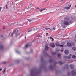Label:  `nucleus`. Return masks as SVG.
I'll return each mask as SVG.
<instances>
[{
	"mask_svg": "<svg viewBox=\"0 0 76 76\" xmlns=\"http://www.w3.org/2000/svg\"><path fill=\"white\" fill-rule=\"evenodd\" d=\"M70 67L72 69H73L74 67V65L73 64H71L70 66Z\"/></svg>",
	"mask_w": 76,
	"mask_h": 76,
	"instance_id": "11",
	"label": "nucleus"
},
{
	"mask_svg": "<svg viewBox=\"0 0 76 76\" xmlns=\"http://www.w3.org/2000/svg\"><path fill=\"white\" fill-rule=\"evenodd\" d=\"M75 7H76V5H75Z\"/></svg>",
	"mask_w": 76,
	"mask_h": 76,
	"instance_id": "48",
	"label": "nucleus"
},
{
	"mask_svg": "<svg viewBox=\"0 0 76 76\" xmlns=\"http://www.w3.org/2000/svg\"><path fill=\"white\" fill-rule=\"evenodd\" d=\"M56 46H60V47H63V45H61L59 44L58 43H56Z\"/></svg>",
	"mask_w": 76,
	"mask_h": 76,
	"instance_id": "10",
	"label": "nucleus"
},
{
	"mask_svg": "<svg viewBox=\"0 0 76 76\" xmlns=\"http://www.w3.org/2000/svg\"><path fill=\"white\" fill-rule=\"evenodd\" d=\"M37 37H40V35L39 34H37Z\"/></svg>",
	"mask_w": 76,
	"mask_h": 76,
	"instance_id": "25",
	"label": "nucleus"
},
{
	"mask_svg": "<svg viewBox=\"0 0 76 76\" xmlns=\"http://www.w3.org/2000/svg\"><path fill=\"white\" fill-rule=\"evenodd\" d=\"M29 46H31V45L29 44H27V45H25V48H28V47H29Z\"/></svg>",
	"mask_w": 76,
	"mask_h": 76,
	"instance_id": "9",
	"label": "nucleus"
},
{
	"mask_svg": "<svg viewBox=\"0 0 76 76\" xmlns=\"http://www.w3.org/2000/svg\"><path fill=\"white\" fill-rule=\"evenodd\" d=\"M23 4H21V6H23Z\"/></svg>",
	"mask_w": 76,
	"mask_h": 76,
	"instance_id": "46",
	"label": "nucleus"
},
{
	"mask_svg": "<svg viewBox=\"0 0 76 76\" xmlns=\"http://www.w3.org/2000/svg\"><path fill=\"white\" fill-rule=\"evenodd\" d=\"M64 53L66 55H67V54H69V50H65L64 51Z\"/></svg>",
	"mask_w": 76,
	"mask_h": 76,
	"instance_id": "7",
	"label": "nucleus"
},
{
	"mask_svg": "<svg viewBox=\"0 0 76 76\" xmlns=\"http://www.w3.org/2000/svg\"><path fill=\"white\" fill-rule=\"evenodd\" d=\"M50 45L52 47V48H54L55 47V45H54V44L53 43H50Z\"/></svg>",
	"mask_w": 76,
	"mask_h": 76,
	"instance_id": "5",
	"label": "nucleus"
},
{
	"mask_svg": "<svg viewBox=\"0 0 76 76\" xmlns=\"http://www.w3.org/2000/svg\"><path fill=\"white\" fill-rule=\"evenodd\" d=\"M75 54H76V52L75 53Z\"/></svg>",
	"mask_w": 76,
	"mask_h": 76,
	"instance_id": "56",
	"label": "nucleus"
},
{
	"mask_svg": "<svg viewBox=\"0 0 76 76\" xmlns=\"http://www.w3.org/2000/svg\"><path fill=\"white\" fill-rule=\"evenodd\" d=\"M57 57L58 58H61V55H60V54H58Z\"/></svg>",
	"mask_w": 76,
	"mask_h": 76,
	"instance_id": "15",
	"label": "nucleus"
},
{
	"mask_svg": "<svg viewBox=\"0 0 76 76\" xmlns=\"http://www.w3.org/2000/svg\"><path fill=\"white\" fill-rule=\"evenodd\" d=\"M1 9H2V7H1L0 8V12H1Z\"/></svg>",
	"mask_w": 76,
	"mask_h": 76,
	"instance_id": "31",
	"label": "nucleus"
},
{
	"mask_svg": "<svg viewBox=\"0 0 76 76\" xmlns=\"http://www.w3.org/2000/svg\"><path fill=\"white\" fill-rule=\"evenodd\" d=\"M31 31H32V30L28 31V32H31Z\"/></svg>",
	"mask_w": 76,
	"mask_h": 76,
	"instance_id": "35",
	"label": "nucleus"
},
{
	"mask_svg": "<svg viewBox=\"0 0 76 76\" xmlns=\"http://www.w3.org/2000/svg\"><path fill=\"white\" fill-rule=\"evenodd\" d=\"M45 49L46 51H47L49 49V48L48 47V45L45 46Z\"/></svg>",
	"mask_w": 76,
	"mask_h": 76,
	"instance_id": "8",
	"label": "nucleus"
},
{
	"mask_svg": "<svg viewBox=\"0 0 76 76\" xmlns=\"http://www.w3.org/2000/svg\"><path fill=\"white\" fill-rule=\"evenodd\" d=\"M25 9H24V10H25Z\"/></svg>",
	"mask_w": 76,
	"mask_h": 76,
	"instance_id": "54",
	"label": "nucleus"
},
{
	"mask_svg": "<svg viewBox=\"0 0 76 76\" xmlns=\"http://www.w3.org/2000/svg\"><path fill=\"white\" fill-rule=\"evenodd\" d=\"M3 29H5V28H3Z\"/></svg>",
	"mask_w": 76,
	"mask_h": 76,
	"instance_id": "49",
	"label": "nucleus"
},
{
	"mask_svg": "<svg viewBox=\"0 0 76 76\" xmlns=\"http://www.w3.org/2000/svg\"><path fill=\"white\" fill-rule=\"evenodd\" d=\"M50 39H52V41H54V39L52 37H50Z\"/></svg>",
	"mask_w": 76,
	"mask_h": 76,
	"instance_id": "23",
	"label": "nucleus"
},
{
	"mask_svg": "<svg viewBox=\"0 0 76 76\" xmlns=\"http://www.w3.org/2000/svg\"><path fill=\"white\" fill-rule=\"evenodd\" d=\"M37 75V73H35V72L34 70L31 71L30 73V75L31 76H34Z\"/></svg>",
	"mask_w": 76,
	"mask_h": 76,
	"instance_id": "2",
	"label": "nucleus"
},
{
	"mask_svg": "<svg viewBox=\"0 0 76 76\" xmlns=\"http://www.w3.org/2000/svg\"><path fill=\"white\" fill-rule=\"evenodd\" d=\"M11 26H13V24H12Z\"/></svg>",
	"mask_w": 76,
	"mask_h": 76,
	"instance_id": "43",
	"label": "nucleus"
},
{
	"mask_svg": "<svg viewBox=\"0 0 76 76\" xmlns=\"http://www.w3.org/2000/svg\"><path fill=\"white\" fill-rule=\"evenodd\" d=\"M53 30H55V28H54V27H53Z\"/></svg>",
	"mask_w": 76,
	"mask_h": 76,
	"instance_id": "37",
	"label": "nucleus"
},
{
	"mask_svg": "<svg viewBox=\"0 0 76 76\" xmlns=\"http://www.w3.org/2000/svg\"><path fill=\"white\" fill-rule=\"evenodd\" d=\"M6 8L7 9H8V7H7V5H6Z\"/></svg>",
	"mask_w": 76,
	"mask_h": 76,
	"instance_id": "29",
	"label": "nucleus"
},
{
	"mask_svg": "<svg viewBox=\"0 0 76 76\" xmlns=\"http://www.w3.org/2000/svg\"><path fill=\"white\" fill-rule=\"evenodd\" d=\"M67 45L68 47H72L73 46V45L69 42L67 43Z\"/></svg>",
	"mask_w": 76,
	"mask_h": 76,
	"instance_id": "6",
	"label": "nucleus"
},
{
	"mask_svg": "<svg viewBox=\"0 0 76 76\" xmlns=\"http://www.w3.org/2000/svg\"><path fill=\"white\" fill-rule=\"evenodd\" d=\"M6 72V68H5L3 70V71H2V72L3 73H4Z\"/></svg>",
	"mask_w": 76,
	"mask_h": 76,
	"instance_id": "22",
	"label": "nucleus"
},
{
	"mask_svg": "<svg viewBox=\"0 0 76 76\" xmlns=\"http://www.w3.org/2000/svg\"><path fill=\"white\" fill-rule=\"evenodd\" d=\"M71 73L73 75H75V71H74V70L72 71Z\"/></svg>",
	"mask_w": 76,
	"mask_h": 76,
	"instance_id": "14",
	"label": "nucleus"
},
{
	"mask_svg": "<svg viewBox=\"0 0 76 76\" xmlns=\"http://www.w3.org/2000/svg\"><path fill=\"white\" fill-rule=\"evenodd\" d=\"M37 9H39V8L37 7Z\"/></svg>",
	"mask_w": 76,
	"mask_h": 76,
	"instance_id": "38",
	"label": "nucleus"
},
{
	"mask_svg": "<svg viewBox=\"0 0 76 76\" xmlns=\"http://www.w3.org/2000/svg\"><path fill=\"white\" fill-rule=\"evenodd\" d=\"M7 63V62L5 61H4L2 62V64H6Z\"/></svg>",
	"mask_w": 76,
	"mask_h": 76,
	"instance_id": "20",
	"label": "nucleus"
},
{
	"mask_svg": "<svg viewBox=\"0 0 76 76\" xmlns=\"http://www.w3.org/2000/svg\"><path fill=\"white\" fill-rule=\"evenodd\" d=\"M17 1H18V0H16L15 1V2H16Z\"/></svg>",
	"mask_w": 76,
	"mask_h": 76,
	"instance_id": "47",
	"label": "nucleus"
},
{
	"mask_svg": "<svg viewBox=\"0 0 76 76\" xmlns=\"http://www.w3.org/2000/svg\"><path fill=\"white\" fill-rule=\"evenodd\" d=\"M64 0H61V1H64Z\"/></svg>",
	"mask_w": 76,
	"mask_h": 76,
	"instance_id": "44",
	"label": "nucleus"
},
{
	"mask_svg": "<svg viewBox=\"0 0 76 76\" xmlns=\"http://www.w3.org/2000/svg\"><path fill=\"white\" fill-rule=\"evenodd\" d=\"M71 57H72V55L70 54V55L69 56L67 57V58H68V59H70V58H71Z\"/></svg>",
	"mask_w": 76,
	"mask_h": 76,
	"instance_id": "13",
	"label": "nucleus"
},
{
	"mask_svg": "<svg viewBox=\"0 0 76 76\" xmlns=\"http://www.w3.org/2000/svg\"><path fill=\"white\" fill-rule=\"evenodd\" d=\"M67 66H68V65H67Z\"/></svg>",
	"mask_w": 76,
	"mask_h": 76,
	"instance_id": "53",
	"label": "nucleus"
},
{
	"mask_svg": "<svg viewBox=\"0 0 76 76\" xmlns=\"http://www.w3.org/2000/svg\"><path fill=\"white\" fill-rule=\"evenodd\" d=\"M72 50H73V51H76V47H72Z\"/></svg>",
	"mask_w": 76,
	"mask_h": 76,
	"instance_id": "12",
	"label": "nucleus"
},
{
	"mask_svg": "<svg viewBox=\"0 0 76 76\" xmlns=\"http://www.w3.org/2000/svg\"><path fill=\"white\" fill-rule=\"evenodd\" d=\"M68 7H64V9H65V10H69L70 9V7H71V5H68Z\"/></svg>",
	"mask_w": 76,
	"mask_h": 76,
	"instance_id": "4",
	"label": "nucleus"
},
{
	"mask_svg": "<svg viewBox=\"0 0 76 76\" xmlns=\"http://www.w3.org/2000/svg\"><path fill=\"white\" fill-rule=\"evenodd\" d=\"M36 29H37V28H36Z\"/></svg>",
	"mask_w": 76,
	"mask_h": 76,
	"instance_id": "55",
	"label": "nucleus"
},
{
	"mask_svg": "<svg viewBox=\"0 0 76 76\" xmlns=\"http://www.w3.org/2000/svg\"><path fill=\"white\" fill-rule=\"evenodd\" d=\"M17 62H19V61L18 60H17Z\"/></svg>",
	"mask_w": 76,
	"mask_h": 76,
	"instance_id": "42",
	"label": "nucleus"
},
{
	"mask_svg": "<svg viewBox=\"0 0 76 76\" xmlns=\"http://www.w3.org/2000/svg\"><path fill=\"white\" fill-rule=\"evenodd\" d=\"M46 35H48V33H46Z\"/></svg>",
	"mask_w": 76,
	"mask_h": 76,
	"instance_id": "45",
	"label": "nucleus"
},
{
	"mask_svg": "<svg viewBox=\"0 0 76 76\" xmlns=\"http://www.w3.org/2000/svg\"><path fill=\"white\" fill-rule=\"evenodd\" d=\"M58 63H59L60 64H63V62L61 61H59Z\"/></svg>",
	"mask_w": 76,
	"mask_h": 76,
	"instance_id": "21",
	"label": "nucleus"
},
{
	"mask_svg": "<svg viewBox=\"0 0 76 76\" xmlns=\"http://www.w3.org/2000/svg\"><path fill=\"white\" fill-rule=\"evenodd\" d=\"M18 32H19V31H18V29H16L14 31V33H15V35H16V37H17V35H19L20 34H18Z\"/></svg>",
	"mask_w": 76,
	"mask_h": 76,
	"instance_id": "3",
	"label": "nucleus"
},
{
	"mask_svg": "<svg viewBox=\"0 0 76 76\" xmlns=\"http://www.w3.org/2000/svg\"><path fill=\"white\" fill-rule=\"evenodd\" d=\"M61 52H63V51L62 50H61Z\"/></svg>",
	"mask_w": 76,
	"mask_h": 76,
	"instance_id": "41",
	"label": "nucleus"
},
{
	"mask_svg": "<svg viewBox=\"0 0 76 76\" xmlns=\"http://www.w3.org/2000/svg\"><path fill=\"white\" fill-rule=\"evenodd\" d=\"M72 58H74V59L76 58V56L75 55H73L72 56Z\"/></svg>",
	"mask_w": 76,
	"mask_h": 76,
	"instance_id": "16",
	"label": "nucleus"
},
{
	"mask_svg": "<svg viewBox=\"0 0 76 76\" xmlns=\"http://www.w3.org/2000/svg\"><path fill=\"white\" fill-rule=\"evenodd\" d=\"M45 9H46L44 8L43 9H42V10H45Z\"/></svg>",
	"mask_w": 76,
	"mask_h": 76,
	"instance_id": "36",
	"label": "nucleus"
},
{
	"mask_svg": "<svg viewBox=\"0 0 76 76\" xmlns=\"http://www.w3.org/2000/svg\"><path fill=\"white\" fill-rule=\"evenodd\" d=\"M43 11V10H41L40 9V12H42Z\"/></svg>",
	"mask_w": 76,
	"mask_h": 76,
	"instance_id": "32",
	"label": "nucleus"
},
{
	"mask_svg": "<svg viewBox=\"0 0 76 76\" xmlns=\"http://www.w3.org/2000/svg\"><path fill=\"white\" fill-rule=\"evenodd\" d=\"M3 48V46H2V45H0V49L1 50Z\"/></svg>",
	"mask_w": 76,
	"mask_h": 76,
	"instance_id": "18",
	"label": "nucleus"
},
{
	"mask_svg": "<svg viewBox=\"0 0 76 76\" xmlns=\"http://www.w3.org/2000/svg\"><path fill=\"white\" fill-rule=\"evenodd\" d=\"M45 29L46 30H48V29H50V31H51V30H52L51 28H45Z\"/></svg>",
	"mask_w": 76,
	"mask_h": 76,
	"instance_id": "19",
	"label": "nucleus"
},
{
	"mask_svg": "<svg viewBox=\"0 0 76 76\" xmlns=\"http://www.w3.org/2000/svg\"><path fill=\"white\" fill-rule=\"evenodd\" d=\"M16 53H18V54H20V52H19V51H16Z\"/></svg>",
	"mask_w": 76,
	"mask_h": 76,
	"instance_id": "30",
	"label": "nucleus"
},
{
	"mask_svg": "<svg viewBox=\"0 0 76 76\" xmlns=\"http://www.w3.org/2000/svg\"><path fill=\"white\" fill-rule=\"evenodd\" d=\"M11 37H13V33H12L11 34Z\"/></svg>",
	"mask_w": 76,
	"mask_h": 76,
	"instance_id": "28",
	"label": "nucleus"
},
{
	"mask_svg": "<svg viewBox=\"0 0 76 76\" xmlns=\"http://www.w3.org/2000/svg\"><path fill=\"white\" fill-rule=\"evenodd\" d=\"M51 53L52 55H55L56 54V52H52Z\"/></svg>",
	"mask_w": 76,
	"mask_h": 76,
	"instance_id": "17",
	"label": "nucleus"
},
{
	"mask_svg": "<svg viewBox=\"0 0 76 76\" xmlns=\"http://www.w3.org/2000/svg\"><path fill=\"white\" fill-rule=\"evenodd\" d=\"M71 23H73V22L70 20V18L68 17H65L63 21V24L64 25H69Z\"/></svg>",
	"mask_w": 76,
	"mask_h": 76,
	"instance_id": "1",
	"label": "nucleus"
},
{
	"mask_svg": "<svg viewBox=\"0 0 76 76\" xmlns=\"http://www.w3.org/2000/svg\"><path fill=\"white\" fill-rule=\"evenodd\" d=\"M0 76H3V75H0Z\"/></svg>",
	"mask_w": 76,
	"mask_h": 76,
	"instance_id": "50",
	"label": "nucleus"
},
{
	"mask_svg": "<svg viewBox=\"0 0 76 76\" xmlns=\"http://www.w3.org/2000/svg\"><path fill=\"white\" fill-rule=\"evenodd\" d=\"M1 70H2V69L0 68V71H1Z\"/></svg>",
	"mask_w": 76,
	"mask_h": 76,
	"instance_id": "39",
	"label": "nucleus"
},
{
	"mask_svg": "<svg viewBox=\"0 0 76 76\" xmlns=\"http://www.w3.org/2000/svg\"><path fill=\"white\" fill-rule=\"evenodd\" d=\"M52 61L53 60H52V59H51L49 61V62H52Z\"/></svg>",
	"mask_w": 76,
	"mask_h": 76,
	"instance_id": "34",
	"label": "nucleus"
},
{
	"mask_svg": "<svg viewBox=\"0 0 76 76\" xmlns=\"http://www.w3.org/2000/svg\"><path fill=\"white\" fill-rule=\"evenodd\" d=\"M62 27L63 28H66V26L65 25H63L62 26Z\"/></svg>",
	"mask_w": 76,
	"mask_h": 76,
	"instance_id": "27",
	"label": "nucleus"
},
{
	"mask_svg": "<svg viewBox=\"0 0 76 76\" xmlns=\"http://www.w3.org/2000/svg\"><path fill=\"white\" fill-rule=\"evenodd\" d=\"M35 18H33L32 20H35Z\"/></svg>",
	"mask_w": 76,
	"mask_h": 76,
	"instance_id": "33",
	"label": "nucleus"
},
{
	"mask_svg": "<svg viewBox=\"0 0 76 76\" xmlns=\"http://www.w3.org/2000/svg\"><path fill=\"white\" fill-rule=\"evenodd\" d=\"M52 67H53V66H50V68H51H51H52Z\"/></svg>",
	"mask_w": 76,
	"mask_h": 76,
	"instance_id": "40",
	"label": "nucleus"
},
{
	"mask_svg": "<svg viewBox=\"0 0 76 76\" xmlns=\"http://www.w3.org/2000/svg\"><path fill=\"white\" fill-rule=\"evenodd\" d=\"M28 20L29 22H31V23H32V20Z\"/></svg>",
	"mask_w": 76,
	"mask_h": 76,
	"instance_id": "24",
	"label": "nucleus"
},
{
	"mask_svg": "<svg viewBox=\"0 0 76 76\" xmlns=\"http://www.w3.org/2000/svg\"><path fill=\"white\" fill-rule=\"evenodd\" d=\"M64 58H67V56H64Z\"/></svg>",
	"mask_w": 76,
	"mask_h": 76,
	"instance_id": "26",
	"label": "nucleus"
},
{
	"mask_svg": "<svg viewBox=\"0 0 76 76\" xmlns=\"http://www.w3.org/2000/svg\"><path fill=\"white\" fill-rule=\"evenodd\" d=\"M41 59H42V58H41Z\"/></svg>",
	"mask_w": 76,
	"mask_h": 76,
	"instance_id": "51",
	"label": "nucleus"
},
{
	"mask_svg": "<svg viewBox=\"0 0 76 76\" xmlns=\"http://www.w3.org/2000/svg\"><path fill=\"white\" fill-rule=\"evenodd\" d=\"M32 50H31V52H32Z\"/></svg>",
	"mask_w": 76,
	"mask_h": 76,
	"instance_id": "52",
	"label": "nucleus"
}]
</instances>
